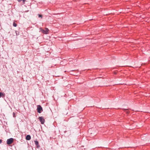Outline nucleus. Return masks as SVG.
Returning a JSON list of instances; mask_svg holds the SVG:
<instances>
[{
    "mask_svg": "<svg viewBox=\"0 0 150 150\" xmlns=\"http://www.w3.org/2000/svg\"><path fill=\"white\" fill-rule=\"evenodd\" d=\"M40 31L44 34H48V31H49V29L48 28H46L45 30H43L42 29L40 28Z\"/></svg>",
    "mask_w": 150,
    "mask_h": 150,
    "instance_id": "nucleus-1",
    "label": "nucleus"
},
{
    "mask_svg": "<svg viewBox=\"0 0 150 150\" xmlns=\"http://www.w3.org/2000/svg\"><path fill=\"white\" fill-rule=\"evenodd\" d=\"M37 111L39 113H40L42 111V108L40 105H38L37 106Z\"/></svg>",
    "mask_w": 150,
    "mask_h": 150,
    "instance_id": "nucleus-2",
    "label": "nucleus"
},
{
    "mask_svg": "<svg viewBox=\"0 0 150 150\" xmlns=\"http://www.w3.org/2000/svg\"><path fill=\"white\" fill-rule=\"evenodd\" d=\"M13 138H10L7 140L6 141V143L8 145H10L13 142Z\"/></svg>",
    "mask_w": 150,
    "mask_h": 150,
    "instance_id": "nucleus-3",
    "label": "nucleus"
},
{
    "mask_svg": "<svg viewBox=\"0 0 150 150\" xmlns=\"http://www.w3.org/2000/svg\"><path fill=\"white\" fill-rule=\"evenodd\" d=\"M38 119H39L41 124H44V122L45 121V120L42 117H38Z\"/></svg>",
    "mask_w": 150,
    "mask_h": 150,
    "instance_id": "nucleus-4",
    "label": "nucleus"
},
{
    "mask_svg": "<svg viewBox=\"0 0 150 150\" xmlns=\"http://www.w3.org/2000/svg\"><path fill=\"white\" fill-rule=\"evenodd\" d=\"M26 139L27 140H29L31 139L30 136V135H27L26 138Z\"/></svg>",
    "mask_w": 150,
    "mask_h": 150,
    "instance_id": "nucleus-5",
    "label": "nucleus"
},
{
    "mask_svg": "<svg viewBox=\"0 0 150 150\" xmlns=\"http://www.w3.org/2000/svg\"><path fill=\"white\" fill-rule=\"evenodd\" d=\"M4 97V95L2 93L0 92V98Z\"/></svg>",
    "mask_w": 150,
    "mask_h": 150,
    "instance_id": "nucleus-6",
    "label": "nucleus"
},
{
    "mask_svg": "<svg viewBox=\"0 0 150 150\" xmlns=\"http://www.w3.org/2000/svg\"><path fill=\"white\" fill-rule=\"evenodd\" d=\"M13 25L14 27H16L17 26V24L14 23H13Z\"/></svg>",
    "mask_w": 150,
    "mask_h": 150,
    "instance_id": "nucleus-7",
    "label": "nucleus"
},
{
    "mask_svg": "<svg viewBox=\"0 0 150 150\" xmlns=\"http://www.w3.org/2000/svg\"><path fill=\"white\" fill-rule=\"evenodd\" d=\"M35 144L36 145H38V142L37 141H35Z\"/></svg>",
    "mask_w": 150,
    "mask_h": 150,
    "instance_id": "nucleus-8",
    "label": "nucleus"
},
{
    "mask_svg": "<svg viewBox=\"0 0 150 150\" xmlns=\"http://www.w3.org/2000/svg\"><path fill=\"white\" fill-rule=\"evenodd\" d=\"M18 2H20L21 1H22L24 2H25V0H18Z\"/></svg>",
    "mask_w": 150,
    "mask_h": 150,
    "instance_id": "nucleus-9",
    "label": "nucleus"
},
{
    "mask_svg": "<svg viewBox=\"0 0 150 150\" xmlns=\"http://www.w3.org/2000/svg\"><path fill=\"white\" fill-rule=\"evenodd\" d=\"M38 15L39 17H40L41 18H42V16L41 15L39 14Z\"/></svg>",
    "mask_w": 150,
    "mask_h": 150,
    "instance_id": "nucleus-10",
    "label": "nucleus"
},
{
    "mask_svg": "<svg viewBox=\"0 0 150 150\" xmlns=\"http://www.w3.org/2000/svg\"><path fill=\"white\" fill-rule=\"evenodd\" d=\"M2 142V141H1V140H0V144Z\"/></svg>",
    "mask_w": 150,
    "mask_h": 150,
    "instance_id": "nucleus-11",
    "label": "nucleus"
},
{
    "mask_svg": "<svg viewBox=\"0 0 150 150\" xmlns=\"http://www.w3.org/2000/svg\"><path fill=\"white\" fill-rule=\"evenodd\" d=\"M13 117H15V114H14V113H13Z\"/></svg>",
    "mask_w": 150,
    "mask_h": 150,
    "instance_id": "nucleus-12",
    "label": "nucleus"
}]
</instances>
